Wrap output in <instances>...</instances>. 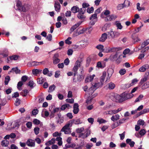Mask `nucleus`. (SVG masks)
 <instances>
[{
    "instance_id": "obj_1",
    "label": "nucleus",
    "mask_w": 149,
    "mask_h": 149,
    "mask_svg": "<svg viewBox=\"0 0 149 149\" xmlns=\"http://www.w3.org/2000/svg\"><path fill=\"white\" fill-rule=\"evenodd\" d=\"M82 122L79 118H76L73 119L72 120L68 122L64 126L61 130V132H64L65 134H69L71 133V131L70 127H71L72 125L74 123L76 125L81 124Z\"/></svg>"
},
{
    "instance_id": "obj_2",
    "label": "nucleus",
    "mask_w": 149,
    "mask_h": 149,
    "mask_svg": "<svg viewBox=\"0 0 149 149\" xmlns=\"http://www.w3.org/2000/svg\"><path fill=\"white\" fill-rule=\"evenodd\" d=\"M116 95V97L118 98V102H122L124 101L132 98L133 95L131 93H128L125 92L121 94L120 95L117 94Z\"/></svg>"
},
{
    "instance_id": "obj_3",
    "label": "nucleus",
    "mask_w": 149,
    "mask_h": 149,
    "mask_svg": "<svg viewBox=\"0 0 149 149\" xmlns=\"http://www.w3.org/2000/svg\"><path fill=\"white\" fill-rule=\"evenodd\" d=\"M80 62L78 60L75 63V65L72 69V71L74 72L73 75L74 77L76 76L77 73V71L79 68L80 66Z\"/></svg>"
},
{
    "instance_id": "obj_4",
    "label": "nucleus",
    "mask_w": 149,
    "mask_h": 149,
    "mask_svg": "<svg viewBox=\"0 0 149 149\" xmlns=\"http://www.w3.org/2000/svg\"><path fill=\"white\" fill-rule=\"evenodd\" d=\"M108 34L112 38H116L118 37L120 35V33L117 31H113L112 29L108 32Z\"/></svg>"
},
{
    "instance_id": "obj_5",
    "label": "nucleus",
    "mask_w": 149,
    "mask_h": 149,
    "mask_svg": "<svg viewBox=\"0 0 149 149\" xmlns=\"http://www.w3.org/2000/svg\"><path fill=\"white\" fill-rule=\"evenodd\" d=\"M59 55L58 53H56L54 54L52 57L53 63L54 65L56 64L59 63L60 60L58 58Z\"/></svg>"
},
{
    "instance_id": "obj_6",
    "label": "nucleus",
    "mask_w": 149,
    "mask_h": 149,
    "mask_svg": "<svg viewBox=\"0 0 149 149\" xmlns=\"http://www.w3.org/2000/svg\"><path fill=\"white\" fill-rule=\"evenodd\" d=\"M99 83H95V85L93 86V87H91L88 90V92L89 95H92L95 90L96 89L94 87H96L97 88H99L98 85Z\"/></svg>"
},
{
    "instance_id": "obj_7",
    "label": "nucleus",
    "mask_w": 149,
    "mask_h": 149,
    "mask_svg": "<svg viewBox=\"0 0 149 149\" xmlns=\"http://www.w3.org/2000/svg\"><path fill=\"white\" fill-rule=\"evenodd\" d=\"M117 17V16L114 15H108L105 18V20L106 22H108L113 20H114Z\"/></svg>"
},
{
    "instance_id": "obj_8",
    "label": "nucleus",
    "mask_w": 149,
    "mask_h": 149,
    "mask_svg": "<svg viewBox=\"0 0 149 149\" xmlns=\"http://www.w3.org/2000/svg\"><path fill=\"white\" fill-rule=\"evenodd\" d=\"M26 144L29 147H34L35 146V141L31 139H28L26 142Z\"/></svg>"
},
{
    "instance_id": "obj_9",
    "label": "nucleus",
    "mask_w": 149,
    "mask_h": 149,
    "mask_svg": "<svg viewBox=\"0 0 149 149\" xmlns=\"http://www.w3.org/2000/svg\"><path fill=\"white\" fill-rule=\"evenodd\" d=\"M126 120V119L125 118H123L120 120L119 121H117L116 123H114L113 125V128L117 127L121 124L123 123Z\"/></svg>"
},
{
    "instance_id": "obj_10",
    "label": "nucleus",
    "mask_w": 149,
    "mask_h": 149,
    "mask_svg": "<svg viewBox=\"0 0 149 149\" xmlns=\"http://www.w3.org/2000/svg\"><path fill=\"white\" fill-rule=\"evenodd\" d=\"M29 9V6L28 4H25L22 6L21 8V9L19 11H22L23 12H26Z\"/></svg>"
},
{
    "instance_id": "obj_11",
    "label": "nucleus",
    "mask_w": 149,
    "mask_h": 149,
    "mask_svg": "<svg viewBox=\"0 0 149 149\" xmlns=\"http://www.w3.org/2000/svg\"><path fill=\"white\" fill-rule=\"evenodd\" d=\"M78 104L77 103H74L73 106V112L75 114H77L79 111Z\"/></svg>"
},
{
    "instance_id": "obj_12",
    "label": "nucleus",
    "mask_w": 149,
    "mask_h": 149,
    "mask_svg": "<svg viewBox=\"0 0 149 149\" xmlns=\"http://www.w3.org/2000/svg\"><path fill=\"white\" fill-rule=\"evenodd\" d=\"M119 53V52H116L115 54L111 55L109 58V59H110V60L112 61H116L117 58L118 54Z\"/></svg>"
},
{
    "instance_id": "obj_13",
    "label": "nucleus",
    "mask_w": 149,
    "mask_h": 149,
    "mask_svg": "<svg viewBox=\"0 0 149 149\" xmlns=\"http://www.w3.org/2000/svg\"><path fill=\"white\" fill-rule=\"evenodd\" d=\"M107 38V34L104 33L102 35L101 37L99 39V41L102 42H104Z\"/></svg>"
},
{
    "instance_id": "obj_14",
    "label": "nucleus",
    "mask_w": 149,
    "mask_h": 149,
    "mask_svg": "<svg viewBox=\"0 0 149 149\" xmlns=\"http://www.w3.org/2000/svg\"><path fill=\"white\" fill-rule=\"evenodd\" d=\"M54 8L55 10L57 12H59L60 10L61 6L58 2L57 1L55 2L54 3Z\"/></svg>"
},
{
    "instance_id": "obj_15",
    "label": "nucleus",
    "mask_w": 149,
    "mask_h": 149,
    "mask_svg": "<svg viewBox=\"0 0 149 149\" xmlns=\"http://www.w3.org/2000/svg\"><path fill=\"white\" fill-rule=\"evenodd\" d=\"M84 78V76L82 75H79L77 76V79H76L75 77H74L73 78V81L75 82H80Z\"/></svg>"
},
{
    "instance_id": "obj_16",
    "label": "nucleus",
    "mask_w": 149,
    "mask_h": 149,
    "mask_svg": "<svg viewBox=\"0 0 149 149\" xmlns=\"http://www.w3.org/2000/svg\"><path fill=\"white\" fill-rule=\"evenodd\" d=\"M82 22H78L73 26L70 29V30L71 32H73L75 29L78 27L81 24Z\"/></svg>"
},
{
    "instance_id": "obj_17",
    "label": "nucleus",
    "mask_w": 149,
    "mask_h": 149,
    "mask_svg": "<svg viewBox=\"0 0 149 149\" xmlns=\"http://www.w3.org/2000/svg\"><path fill=\"white\" fill-rule=\"evenodd\" d=\"M148 64L143 65L139 68V71L141 72H144L148 68Z\"/></svg>"
},
{
    "instance_id": "obj_18",
    "label": "nucleus",
    "mask_w": 149,
    "mask_h": 149,
    "mask_svg": "<svg viewBox=\"0 0 149 149\" xmlns=\"http://www.w3.org/2000/svg\"><path fill=\"white\" fill-rule=\"evenodd\" d=\"M120 50V47H113L110 48L109 50V52H119L118 51Z\"/></svg>"
},
{
    "instance_id": "obj_19",
    "label": "nucleus",
    "mask_w": 149,
    "mask_h": 149,
    "mask_svg": "<svg viewBox=\"0 0 149 149\" xmlns=\"http://www.w3.org/2000/svg\"><path fill=\"white\" fill-rule=\"evenodd\" d=\"M119 119L120 116L118 114H116L115 116H113L111 118V120L113 122Z\"/></svg>"
},
{
    "instance_id": "obj_20",
    "label": "nucleus",
    "mask_w": 149,
    "mask_h": 149,
    "mask_svg": "<svg viewBox=\"0 0 149 149\" xmlns=\"http://www.w3.org/2000/svg\"><path fill=\"white\" fill-rule=\"evenodd\" d=\"M69 107H70V108H71V107H70V105L69 104H64L62 105L60 109L61 110H64L66 108H67L68 109H69Z\"/></svg>"
},
{
    "instance_id": "obj_21",
    "label": "nucleus",
    "mask_w": 149,
    "mask_h": 149,
    "mask_svg": "<svg viewBox=\"0 0 149 149\" xmlns=\"http://www.w3.org/2000/svg\"><path fill=\"white\" fill-rule=\"evenodd\" d=\"M71 10L73 13H75L79 11V8L77 6H73L71 8Z\"/></svg>"
},
{
    "instance_id": "obj_22",
    "label": "nucleus",
    "mask_w": 149,
    "mask_h": 149,
    "mask_svg": "<svg viewBox=\"0 0 149 149\" xmlns=\"http://www.w3.org/2000/svg\"><path fill=\"white\" fill-rule=\"evenodd\" d=\"M19 56L17 55H13L12 56H9V58L11 61H16L19 58Z\"/></svg>"
},
{
    "instance_id": "obj_23",
    "label": "nucleus",
    "mask_w": 149,
    "mask_h": 149,
    "mask_svg": "<svg viewBox=\"0 0 149 149\" xmlns=\"http://www.w3.org/2000/svg\"><path fill=\"white\" fill-rule=\"evenodd\" d=\"M90 131L86 133V134L84 135V134L83 133H81L80 134L79 136V137H81L82 136H83V138H87L88 136L90 135Z\"/></svg>"
},
{
    "instance_id": "obj_24",
    "label": "nucleus",
    "mask_w": 149,
    "mask_h": 149,
    "mask_svg": "<svg viewBox=\"0 0 149 149\" xmlns=\"http://www.w3.org/2000/svg\"><path fill=\"white\" fill-rule=\"evenodd\" d=\"M122 110L121 108H119L117 110H111L109 111V114H116Z\"/></svg>"
},
{
    "instance_id": "obj_25",
    "label": "nucleus",
    "mask_w": 149,
    "mask_h": 149,
    "mask_svg": "<svg viewBox=\"0 0 149 149\" xmlns=\"http://www.w3.org/2000/svg\"><path fill=\"white\" fill-rule=\"evenodd\" d=\"M131 37L134 42H137L140 41V39L136 37L134 34H132L131 35Z\"/></svg>"
},
{
    "instance_id": "obj_26",
    "label": "nucleus",
    "mask_w": 149,
    "mask_h": 149,
    "mask_svg": "<svg viewBox=\"0 0 149 149\" xmlns=\"http://www.w3.org/2000/svg\"><path fill=\"white\" fill-rule=\"evenodd\" d=\"M115 24L117 27V29H121L123 28V26L119 21H116L115 23Z\"/></svg>"
},
{
    "instance_id": "obj_27",
    "label": "nucleus",
    "mask_w": 149,
    "mask_h": 149,
    "mask_svg": "<svg viewBox=\"0 0 149 149\" xmlns=\"http://www.w3.org/2000/svg\"><path fill=\"white\" fill-rule=\"evenodd\" d=\"M29 91L27 89H25L24 90H23L20 93V95L23 96L25 97L27 95L28 93H29Z\"/></svg>"
},
{
    "instance_id": "obj_28",
    "label": "nucleus",
    "mask_w": 149,
    "mask_h": 149,
    "mask_svg": "<svg viewBox=\"0 0 149 149\" xmlns=\"http://www.w3.org/2000/svg\"><path fill=\"white\" fill-rule=\"evenodd\" d=\"M106 73L105 72H104L103 73L102 75L100 77V82L102 84V82H104V80L105 78L106 77Z\"/></svg>"
},
{
    "instance_id": "obj_29",
    "label": "nucleus",
    "mask_w": 149,
    "mask_h": 149,
    "mask_svg": "<svg viewBox=\"0 0 149 149\" xmlns=\"http://www.w3.org/2000/svg\"><path fill=\"white\" fill-rule=\"evenodd\" d=\"M132 86V84H131V83L123 84L122 85V88L123 89H125L130 87Z\"/></svg>"
},
{
    "instance_id": "obj_30",
    "label": "nucleus",
    "mask_w": 149,
    "mask_h": 149,
    "mask_svg": "<svg viewBox=\"0 0 149 149\" xmlns=\"http://www.w3.org/2000/svg\"><path fill=\"white\" fill-rule=\"evenodd\" d=\"M56 87L54 84H53L52 85L50 86L48 90V92L49 93H51L53 91L55 90Z\"/></svg>"
},
{
    "instance_id": "obj_31",
    "label": "nucleus",
    "mask_w": 149,
    "mask_h": 149,
    "mask_svg": "<svg viewBox=\"0 0 149 149\" xmlns=\"http://www.w3.org/2000/svg\"><path fill=\"white\" fill-rule=\"evenodd\" d=\"M12 70L16 74H19L20 73L21 71L20 70L18 69L17 67L14 68H12Z\"/></svg>"
},
{
    "instance_id": "obj_32",
    "label": "nucleus",
    "mask_w": 149,
    "mask_h": 149,
    "mask_svg": "<svg viewBox=\"0 0 149 149\" xmlns=\"http://www.w3.org/2000/svg\"><path fill=\"white\" fill-rule=\"evenodd\" d=\"M8 141L6 140H3L1 142V145L3 146H8Z\"/></svg>"
},
{
    "instance_id": "obj_33",
    "label": "nucleus",
    "mask_w": 149,
    "mask_h": 149,
    "mask_svg": "<svg viewBox=\"0 0 149 149\" xmlns=\"http://www.w3.org/2000/svg\"><path fill=\"white\" fill-rule=\"evenodd\" d=\"M42 71V70L34 69L32 70V72L33 74L36 75L39 73H41Z\"/></svg>"
},
{
    "instance_id": "obj_34",
    "label": "nucleus",
    "mask_w": 149,
    "mask_h": 149,
    "mask_svg": "<svg viewBox=\"0 0 149 149\" xmlns=\"http://www.w3.org/2000/svg\"><path fill=\"white\" fill-rule=\"evenodd\" d=\"M149 87V82H147L144 84L142 86L141 88L142 89H145Z\"/></svg>"
},
{
    "instance_id": "obj_35",
    "label": "nucleus",
    "mask_w": 149,
    "mask_h": 149,
    "mask_svg": "<svg viewBox=\"0 0 149 149\" xmlns=\"http://www.w3.org/2000/svg\"><path fill=\"white\" fill-rule=\"evenodd\" d=\"M16 6L17 7L18 10H19L22 6L21 2L20 1L18 0L17 2Z\"/></svg>"
},
{
    "instance_id": "obj_36",
    "label": "nucleus",
    "mask_w": 149,
    "mask_h": 149,
    "mask_svg": "<svg viewBox=\"0 0 149 149\" xmlns=\"http://www.w3.org/2000/svg\"><path fill=\"white\" fill-rule=\"evenodd\" d=\"M55 141V139L54 138H53L51 140L48 141L45 143L46 145H48V144L49 145H52L54 144Z\"/></svg>"
},
{
    "instance_id": "obj_37",
    "label": "nucleus",
    "mask_w": 149,
    "mask_h": 149,
    "mask_svg": "<svg viewBox=\"0 0 149 149\" xmlns=\"http://www.w3.org/2000/svg\"><path fill=\"white\" fill-rule=\"evenodd\" d=\"M115 87V84L112 82H110L109 84L108 88L109 89H113Z\"/></svg>"
},
{
    "instance_id": "obj_38",
    "label": "nucleus",
    "mask_w": 149,
    "mask_h": 149,
    "mask_svg": "<svg viewBox=\"0 0 149 149\" xmlns=\"http://www.w3.org/2000/svg\"><path fill=\"white\" fill-rule=\"evenodd\" d=\"M78 18L80 19H84L85 18V16L84 15V14H81V13H78L77 15Z\"/></svg>"
},
{
    "instance_id": "obj_39",
    "label": "nucleus",
    "mask_w": 149,
    "mask_h": 149,
    "mask_svg": "<svg viewBox=\"0 0 149 149\" xmlns=\"http://www.w3.org/2000/svg\"><path fill=\"white\" fill-rule=\"evenodd\" d=\"M126 6L124 3L123 4H120L117 7V9L118 10H120L123 8L124 7Z\"/></svg>"
},
{
    "instance_id": "obj_40",
    "label": "nucleus",
    "mask_w": 149,
    "mask_h": 149,
    "mask_svg": "<svg viewBox=\"0 0 149 149\" xmlns=\"http://www.w3.org/2000/svg\"><path fill=\"white\" fill-rule=\"evenodd\" d=\"M10 80V77L9 76H7L5 78L4 81L5 84L6 85L8 84V82Z\"/></svg>"
},
{
    "instance_id": "obj_41",
    "label": "nucleus",
    "mask_w": 149,
    "mask_h": 149,
    "mask_svg": "<svg viewBox=\"0 0 149 149\" xmlns=\"http://www.w3.org/2000/svg\"><path fill=\"white\" fill-rule=\"evenodd\" d=\"M94 8L93 7L88 8L87 10V12L88 13L90 14L93 13L94 11Z\"/></svg>"
},
{
    "instance_id": "obj_42",
    "label": "nucleus",
    "mask_w": 149,
    "mask_h": 149,
    "mask_svg": "<svg viewBox=\"0 0 149 149\" xmlns=\"http://www.w3.org/2000/svg\"><path fill=\"white\" fill-rule=\"evenodd\" d=\"M84 130L83 127L78 128L76 130V132L77 133H81Z\"/></svg>"
},
{
    "instance_id": "obj_43",
    "label": "nucleus",
    "mask_w": 149,
    "mask_h": 149,
    "mask_svg": "<svg viewBox=\"0 0 149 149\" xmlns=\"http://www.w3.org/2000/svg\"><path fill=\"white\" fill-rule=\"evenodd\" d=\"M96 48L100 51H103L104 46L101 44L99 45L96 47Z\"/></svg>"
},
{
    "instance_id": "obj_44",
    "label": "nucleus",
    "mask_w": 149,
    "mask_h": 149,
    "mask_svg": "<svg viewBox=\"0 0 149 149\" xmlns=\"http://www.w3.org/2000/svg\"><path fill=\"white\" fill-rule=\"evenodd\" d=\"M143 95H140L135 100V102H137L139 101L140 100L142 99V98H143Z\"/></svg>"
},
{
    "instance_id": "obj_45",
    "label": "nucleus",
    "mask_w": 149,
    "mask_h": 149,
    "mask_svg": "<svg viewBox=\"0 0 149 149\" xmlns=\"http://www.w3.org/2000/svg\"><path fill=\"white\" fill-rule=\"evenodd\" d=\"M91 61V59L90 57H88L86 59V67H88L89 66V64L90 63Z\"/></svg>"
},
{
    "instance_id": "obj_46",
    "label": "nucleus",
    "mask_w": 149,
    "mask_h": 149,
    "mask_svg": "<svg viewBox=\"0 0 149 149\" xmlns=\"http://www.w3.org/2000/svg\"><path fill=\"white\" fill-rule=\"evenodd\" d=\"M71 39V38L69 37L65 41V43L68 45H70L72 43V42L70 41Z\"/></svg>"
},
{
    "instance_id": "obj_47",
    "label": "nucleus",
    "mask_w": 149,
    "mask_h": 149,
    "mask_svg": "<svg viewBox=\"0 0 149 149\" xmlns=\"http://www.w3.org/2000/svg\"><path fill=\"white\" fill-rule=\"evenodd\" d=\"M93 98L92 97H88L86 100V103L88 104H91Z\"/></svg>"
},
{
    "instance_id": "obj_48",
    "label": "nucleus",
    "mask_w": 149,
    "mask_h": 149,
    "mask_svg": "<svg viewBox=\"0 0 149 149\" xmlns=\"http://www.w3.org/2000/svg\"><path fill=\"white\" fill-rule=\"evenodd\" d=\"M34 132L36 135H38L39 133L40 128L38 127H35L34 129Z\"/></svg>"
},
{
    "instance_id": "obj_49",
    "label": "nucleus",
    "mask_w": 149,
    "mask_h": 149,
    "mask_svg": "<svg viewBox=\"0 0 149 149\" xmlns=\"http://www.w3.org/2000/svg\"><path fill=\"white\" fill-rule=\"evenodd\" d=\"M97 67L98 68H104V67L102 65V63L100 61H99L97 62Z\"/></svg>"
},
{
    "instance_id": "obj_50",
    "label": "nucleus",
    "mask_w": 149,
    "mask_h": 149,
    "mask_svg": "<svg viewBox=\"0 0 149 149\" xmlns=\"http://www.w3.org/2000/svg\"><path fill=\"white\" fill-rule=\"evenodd\" d=\"M83 8L80 9L79 8V11H78V13H81V14H84L85 13L86 10L83 9Z\"/></svg>"
},
{
    "instance_id": "obj_51",
    "label": "nucleus",
    "mask_w": 149,
    "mask_h": 149,
    "mask_svg": "<svg viewBox=\"0 0 149 149\" xmlns=\"http://www.w3.org/2000/svg\"><path fill=\"white\" fill-rule=\"evenodd\" d=\"M126 71L125 69H121L119 70V73L121 75H123L126 73Z\"/></svg>"
},
{
    "instance_id": "obj_52",
    "label": "nucleus",
    "mask_w": 149,
    "mask_h": 149,
    "mask_svg": "<svg viewBox=\"0 0 149 149\" xmlns=\"http://www.w3.org/2000/svg\"><path fill=\"white\" fill-rule=\"evenodd\" d=\"M144 121L140 119L137 122V124L139 125H143L144 124Z\"/></svg>"
},
{
    "instance_id": "obj_53",
    "label": "nucleus",
    "mask_w": 149,
    "mask_h": 149,
    "mask_svg": "<svg viewBox=\"0 0 149 149\" xmlns=\"http://www.w3.org/2000/svg\"><path fill=\"white\" fill-rule=\"evenodd\" d=\"M146 41H144L143 43H142L141 47L138 48V50H141L142 48L144 47L146 45Z\"/></svg>"
},
{
    "instance_id": "obj_54",
    "label": "nucleus",
    "mask_w": 149,
    "mask_h": 149,
    "mask_svg": "<svg viewBox=\"0 0 149 149\" xmlns=\"http://www.w3.org/2000/svg\"><path fill=\"white\" fill-rule=\"evenodd\" d=\"M39 62L37 61H33L31 62V65L32 66H36L39 65Z\"/></svg>"
},
{
    "instance_id": "obj_55",
    "label": "nucleus",
    "mask_w": 149,
    "mask_h": 149,
    "mask_svg": "<svg viewBox=\"0 0 149 149\" xmlns=\"http://www.w3.org/2000/svg\"><path fill=\"white\" fill-rule=\"evenodd\" d=\"M65 101L67 102L72 104L74 103V100L73 98L71 99H67Z\"/></svg>"
},
{
    "instance_id": "obj_56",
    "label": "nucleus",
    "mask_w": 149,
    "mask_h": 149,
    "mask_svg": "<svg viewBox=\"0 0 149 149\" xmlns=\"http://www.w3.org/2000/svg\"><path fill=\"white\" fill-rule=\"evenodd\" d=\"M40 121L37 119H35L33 120V123L35 124L38 125L40 124Z\"/></svg>"
},
{
    "instance_id": "obj_57",
    "label": "nucleus",
    "mask_w": 149,
    "mask_h": 149,
    "mask_svg": "<svg viewBox=\"0 0 149 149\" xmlns=\"http://www.w3.org/2000/svg\"><path fill=\"white\" fill-rule=\"evenodd\" d=\"M38 112V110L37 109H33L32 111V113L33 115H36Z\"/></svg>"
},
{
    "instance_id": "obj_58",
    "label": "nucleus",
    "mask_w": 149,
    "mask_h": 149,
    "mask_svg": "<svg viewBox=\"0 0 149 149\" xmlns=\"http://www.w3.org/2000/svg\"><path fill=\"white\" fill-rule=\"evenodd\" d=\"M97 18V15H96V14H94L92 15L91 16L90 18V19L93 20V19H96Z\"/></svg>"
},
{
    "instance_id": "obj_59",
    "label": "nucleus",
    "mask_w": 149,
    "mask_h": 149,
    "mask_svg": "<svg viewBox=\"0 0 149 149\" xmlns=\"http://www.w3.org/2000/svg\"><path fill=\"white\" fill-rule=\"evenodd\" d=\"M97 122H98L100 124H101L102 123H105L107 121L106 120L103 119L101 118L100 119H98Z\"/></svg>"
},
{
    "instance_id": "obj_60",
    "label": "nucleus",
    "mask_w": 149,
    "mask_h": 149,
    "mask_svg": "<svg viewBox=\"0 0 149 149\" xmlns=\"http://www.w3.org/2000/svg\"><path fill=\"white\" fill-rule=\"evenodd\" d=\"M28 79V77L26 75H24L22 77L21 80L23 82H25Z\"/></svg>"
},
{
    "instance_id": "obj_61",
    "label": "nucleus",
    "mask_w": 149,
    "mask_h": 149,
    "mask_svg": "<svg viewBox=\"0 0 149 149\" xmlns=\"http://www.w3.org/2000/svg\"><path fill=\"white\" fill-rule=\"evenodd\" d=\"M125 133V132L124 131L122 134H119L121 140H123L124 138Z\"/></svg>"
},
{
    "instance_id": "obj_62",
    "label": "nucleus",
    "mask_w": 149,
    "mask_h": 149,
    "mask_svg": "<svg viewBox=\"0 0 149 149\" xmlns=\"http://www.w3.org/2000/svg\"><path fill=\"white\" fill-rule=\"evenodd\" d=\"M20 103V100L18 98H17L15 103V105L16 106H18Z\"/></svg>"
},
{
    "instance_id": "obj_63",
    "label": "nucleus",
    "mask_w": 149,
    "mask_h": 149,
    "mask_svg": "<svg viewBox=\"0 0 149 149\" xmlns=\"http://www.w3.org/2000/svg\"><path fill=\"white\" fill-rule=\"evenodd\" d=\"M28 86H30L31 88L33 87V85H34V82L32 81H30L28 84H27Z\"/></svg>"
},
{
    "instance_id": "obj_64",
    "label": "nucleus",
    "mask_w": 149,
    "mask_h": 149,
    "mask_svg": "<svg viewBox=\"0 0 149 149\" xmlns=\"http://www.w3.org/2000/svg\"><path fill=\"white\" fill-rule=\"evenodd\" d=\"M52 36L51 34H48L46 36V39L49 41H51L52 40Z\"/></svg>"
}]
</instances>
